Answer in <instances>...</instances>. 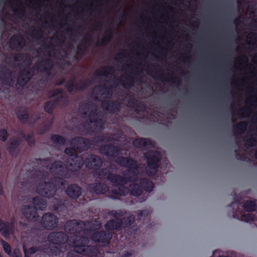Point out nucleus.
Listing matches in <instances>:
<instances>
[{"label": "nucleus", "instance_id": "obj_1", "mask_svg": "<svg viewBox=\"0 0 257 257\" xmlns=\"http://www.w3.org/2000/svg\"><path fill=\"white\" fill-rule=\"evenodd\" d=\"M116 162L120 166L126 168L122 175L108 173L106 169H102L95 174L98 178H107L113 185L111 193L119 196H125L128 193V189L124 186L128 182H135L138 180V166L136 161L128 158L119 157Z\"/></svg>", "mask_w": 257, "mask_h": 257}, {"label": "nucleus", "instance_id": "obj_2", "mask_svg": "<svg viewBox=\"0 0 257 257\" xmlns=\"http://www.w3.org/2000/svg\"><path fill=\"white\" fill-rule=\"evenodd\" d=\"M31 177L38 181L35 187V191L40 196L45 198H51L56 193V186L64 185L59 178H48L47 174L37 171L32 175Z\"/></svg>", "mask_w": 257, "mask_h": 257}, {"label": "nucleus", "instance_id": "obj_3", "mask_svg": "<svg viewBox=\"0 0 257 257\" xmlns=\"http://www.w3.org/2000/svg\"><path fill=\"white\" fill-rule=\"evenodd\" d=\"M82 117L87 118L84 123V127L91 132H98L103 128V122L101 119H98L96 113V106L93 103L81 104L79 108Z\"/></svg>", "mask_w": 257, "mask_h": 257}, {"label": "nucleus", "instance_id": "obj_4", "mask_svg": "<svg viewBox=\"0 0 257 257\" xmlns=\"http://www.w3.org/2000/svg\"><path fill=\"white\" fill-rule=\"evenodd\" d=\"M88 238L82 235H74L70 237L69 244L74 252L89 257H96L98 251L94 246L88 245Z\"/></svg>", "mask_w": 257, "mask_h": 257}, {"label": "nucleus", "instance_id": "obj_5", "mask_svg": "<svg viewBox=\"0 0 257 257\" xmlns=\"http://www.w3.org/2000/svg\"><path fill=\"white\" fill-rule=\"evenodd\" d=\"M110 89L103 86H96L94 88L92 97L96 100L99 99L102 101V107L109 112H115L119 109V104L117 102H111L107 99L111 96Z\"/></svg>", "mask_w": 257, "mask_h": 257}, {"label": "nucleus", "instance_id": "obj_6", "mask_svg": "<svg viewBox=\"0 0 257 257\" xmlns=\"http://www.w3.org/2000/svg\"><path fill=\"white\" fill-rule=\"evenodd\" d=\"M83 164V162L81 157L71 155L67 159L66 165H63L61 162H55L51 166L50 170L53 174L62 175L67 169L71 171L78 170Z\"/></svg>", "mask_w": 257, "mask_h": 257}, {"label": "nucleus", "instance_id": "obj_7", "mask_svg": "<svg viewBox=\"0 0 257 257\" xmlns=\"http://www.w3.org/2000/svg\"><path fill=\"white\" fill-rule=\"evenodd\" d=\"M147 160L148 166L146 168V173L149 176H153L157 172L159 166L160 154L157 151H150L144 155Z\"/></svg>", "mask_w": 257, "mask_h": 257}, {"label": "nucleus", "instance_id": "obj_8", "mask_svg": "<svg viewBox=\"0 0 257 257\" xmlns=\"http://www.w3.org/2000/svg\"><path fill=\"white\" fill-rule=\"evenodd\" d=\"M72 148H66L65 150L66 154L70 155L72 151L77 149L80 151L87 149L90 145V142L87 139L82 138H76L71 141Z\"/></svg>", "mask_w": 257, "mask_h": 257}, {"label": "nucleus", "instance_id": "obj_9", "mask_svg": "<svg viewBox=\"0 0 257 257\" xmlns=\"http://www.w3.org/2000/svg\"><path fill=\"white\" fill-rule=\"evenodd\" d=\"M85 224L81 221L76 220H69L64 225V229L66 232L71 234H81L84 232V227Z\"/></svg>", "mask_w": 257, "mask_h": 257}, {"label": "nucleus", "instance_id": "obj_10", "mask_svg": "<svg viewBox=\"0 0 257 257\" xmlns=\"http://www.w3.org/2000/svg\"><path fill=\"white\" fill-rule=\"evenodd\" d=\"M58 223L57 217L53 213H47L42 217L41 224L42 226L48 229H53L57 227Z\"/></svg>", "mask_w": 257, "mask_h": 257}, {"label": "nucleus", "instance_id": "obj_11", "mask_svg": "<svg viewBox=\"0 0 257 257\" xmlns=\"http://www.w3.org/2000/svg\"><path fill=\"white\" fill-rule=\"evenodd\" d=\"M109 214L114 219H111L108 221L105 225V227L108 230H114L120 228L122 226V222H120L119 220L123 216V212L121 211L117 212L116 211H112Z\"/></svg>", "mask_w": 257, "mask_h": 257}, {"label": "nucleus", "instance_id": "obj_12", "mask_svg": "<svg viewBox=\"0 0 257 257\" xmlns=\"http://www.w3.org/2000/svg\"><path fill=\"white\" fill-rule=\"evenodd\" d=\"M48 239L49 242L59 246L67 242L68 240V237L64 232H57L50 233Z\"/></svg>", "mask_w": 257, "mask_h": 257}, {"label": "nucleus", "instance_id": "obj_13", "mask_svg": "<svg viewBox=\"0 0 257 257\" xmlns=\"http://www.w3.org/2000/svg\"><path fill=\"white\" fill-rule=\"evenodd\" d=\"M113 69L111 67L102 68L96 71L92 78V82L99 81L101 82L106 77H109V74L113 72Z\"/></svg>", "mask_w": 257, "mask_h": 257}, {"label": "nucleus", "instance_id": "obj_14", "mask_svg": "<svg viewBox=\"0 0 257 257\" xmlns=\"http://www.w3.org/2000/svg\"><path fill=\"white\" fill-rule=\"evenodd\" d=\"M23 215L30 221L36 220L39 215L37 210L32 205H24L22 209Z\"/></svg>", "mask_w": 257, "mask_h": 257}, {"label": "nucleus", "instance_id": "obj_15", "mask_svg": "<svg viewBox=\"0 0 257 257\" xmlns=\"http://www.w3.org/2000/svg\"><path fill=\"white\" fill-rule=\"evenodd\" d=\"M111 238L110 233L105 231L95 232L91 236V239L98 243H105Z\"/></svg>", "mask_w": 257, "mask_h": 257}, {"label": "nucleus", "instance_id": "obj_16", "mask_svg": "<svg viewBox=\"0 0 257 257\" xmlns=\"http://www.w3.org/2000/svg\"><path fill=\"white\" fill-rule=\"evenodd\" d=\"M14 226L7 221H0V232L5 237H8L14 232Z\"/></svg>", "mask_w": 257, "mask_h": 257}, {"label": "nucleus", "instance_id": "obj_17", "mask_svg": "<svg viewBox=\"0 0 257 257\" xmlns=\"http://www.w3.org/2000/svg\"><path fill=\"white\" fill-rule=\"evenodd\" d=\"M85 166L90 169H96L101 165L100 159L96 156H90L85 161Z\"/></svg>", "mask_w": 257, "mask_h": 257}, {"label": "nucleus", "instance_id": "obj_18", "mask_svg": "<svg viewBox=\"0 0 257 257\" xmlns=\"http://www.w3.org/2000/svg\"><path fill=\"white\" fill-rule=\"evenodd\" d=\"M20 140L18 138L11 139L10 141V146L8 150L12 156H16L19 152V146L20 144Z\"/></svg>", "mask_w": 257, "mask_h": 257}, {"label": "nucleus", "instance_id": "obj_19", "mask_svg": "<svg viewBox=\"0 0 257 257\" xmlns=\"http://www.w3.org/2000/svg\"><path fill=\"white\" fill-rule=\"evenodd\" d=\"M100 152L101 154L107 156L115 157L118 154V150L114 146H104L100 148Z\"/></svg>", "mask_w": 257, "mask_h": 257}, {"label": "nucleus", "instance_id": "obj_20", "mask_svg": "<svg viewBox=\"0 0 257 257\" xmlns=\"http://www.w3.org/2000/svg\"><path fill=\"white\" fill-rule=\"evenodd\" d=\"M66 192L70 198H76L81 195V189L77 185H72L68 187Z\"/></svg>", "mask_w": 257, "mask_h": 257}, {"label": "nucleus", "instance_id": "obj_21", "mask_svg": "<svg viewBox=\"0 0 257 257\" xmlns=\"http://www.w3.org/2000/svg\"><path fill=\"white\" fill-rule=\"evenodd\" d=\"M25 44L23 38L19 36H15L10 40L11 47L13 49H19L22 48Z\"/></svg>", "mask_w": 257, "mask_h": 257}, {"label": "nucleus", "instance_id": "obj_22", "mask_svg": "<svg viewBox=\"0 0 257 257\" xmlns=\"http://www.w3.org/2000/svg\"><path fill=\"white\" fill-rule=\"evenodd\" d=\"M90 188L97 194H103L108 191V187L104 184L96 183L91 185Z\"/></svg>", "mask_w": 257, "mask_h": 257}, {"label": "nucleus", "instance_id": "obj_23", "mask_svg": "<svg viewBox=\"0 0 257 257\" xmlns=\"http://www.w3.org/2000/svg\"><path fill=\"white\" fill-rule=\"evenodd\" d=\"M133 144L135 147L141 149L149 148V146H152L150 141L145 139H136L133 141Z\"/></svg>", "mask_w": 257, "mask_h": 257}, {"label": "nucleus", "instance_id": "obj_24", "mask_svg": "<svg viewBox=\"0 0 257 257\" xmlns=\"http://www.w3.org/2000/svg\"><path fill=\"white\" fill-rule=\"evenodd\" d=\"M32 75L28 70H24L18 79V84L23 86L30 80Z\"/></svg>", "mask_w": 257, "mask_h": 257}, {"label": "nucleus", "instance_id": "obj_25", "mask_svg": "<svg viewBox=\"0 0 257 257\" xmlns=\"http://www.w3.org/2000/svg\"><path fill=\"white\" fill-rule=\"evenodd\" d=\"M33 206L36 210H44L46 207V203L43 199L39 197L33 198L32 200Z\"/></svg>", "mask_w": 257, "mask_h": 257}, {"label": "nucleus", "instance_id": "obj_26", "mask_svg": "<svg viewBox=\"0 0 257 257\" xmlns=\"http://www.w3.org/2000/svg\"><path fill=\"white\" fill-rule=\"evenodd\" d=\"M14 77L10 71H7L4 74H0V79L2 82L7 85H11L13 81Z\"/></svg>", "mask_w": 257, "mask_h": 257}, {"label": "nucleus", "instance_id": "obj_27", "mask_svg": "<svg viewBox=\"0 0 257 257\" xmlns=\"http://www.w3.org/2000/svg\"><path fill=\"white\" fill-rule=\"evenodd\" d=\"M52 67V64L49 60H46L41 63H38L35 66V68L40 71H45Z\"/></svg>", "mask_w": 257, "mask_h": 257}, {"label": "nucleus", "instance_id": "obj_28", "mask_svg": "<svg viewBox=\"0 0 257 257\" xmlns=\"http://www.w3.org/2000/svg\"><path fill=\"white\" fill-rule=\"evenodd\" d=\"M123 216L119 220L120 222H122V226L121 227H125L131 225L134 221V217L133 215L124 216V213H123Z\"/></svg>", "mask_w": 257, "mask_h": 257}, {"label": "nucleus", "instance_id": "obj_29", "mask_svg": "<svg viewBox=\"0 0 257 257\" xmlns=\"http://www.w3.org/2000/svg\"><path fill=\"white\" fill-rule=\"evenodd\" d=\"M141 185L146 192H150L154 188L153 183L147 179H143L141 180Z\"/></svg>", "mask_w": 257, "mask_h": 257}, {"label": "nucleus", "instance_id": "obj_30", "mask_svg": "<svg viewBox=\"0 0 257 257\" xmlns=\"http://www.w3.org/2000/svg\"><path fill=\"white\" fill-rule=\"evenodd\" d=\"M131 194L135 196H140L143 192L141 188L137 184L130 185Z\"/></svg>", "mask_w": 257, "mask_h": 257}, {"label": "nucleus", "instance_id": "obj_31", "mask_svg": "<svg viewBox=\"0 0 257 257\" xmlns=\"http://www.w3.org/2000/svg\"><path fill=\"white\" fill-rule=\"evenodd\" d=\"M247 59L245 56H240L235 60V65L236 67L242 68L246 65Z\"/></svg>", "mask_w": 257, "mask_h": 257}, {"label": "nucleus", "instance_id": "obj_32", "mask_svg": "<svg viewBox=\"0 0 257 257\" xmlns=\"http://www.w3.org/2000/svg\"><path fill=\"white\" fill-rule=\"evenodd\" d=\"M256 207V203L252 201H246L243 205V208L246 211H253L255 210Z\"/></svg>", "mask_w": 257, "mask_h": 257}, {"label": "nucleus", "instance_id": "obj_33", "mask_svg": "<svg viewBox=\"0 0 257 257\" xmlns=\"http://www.w3.org/2000/svg\"><path fill=\"white\" fill-rule=\"evenodd\" d=\"M51 138L52 142L56 144L64 145L65 143V140L58 135H52Z\"/></svg>", "mask_w": 257, "mask_h": 257}, {"label": "nucleus", "instance_id": "obj_34", "mask_svg": "<svg viewBox=\"0 0 257 257\" xmlns=\"http://www.w3.org/2000/svg\"><path fill=\"white\" fill-rule=\"evenodd\" d=\"M247 123L245 122H241L238 123L235 127V132L238 134L242 133L246 128Z\"/></svg>", "mask_w": 257, "mask_h": 257}, {"label": "nucleus", "instance_id": "obj_35", "mask_svg": "<svg viewBox=\"0 0 257 257\" xmlns=\"http://www.w3.org/2000/svg\"><path fill=\"white\" fill-rule=\"evenodd\" d=\"M0 241L5 252L8 254H11V248L10 245L3 239H1Z\"/></svg>", "mask_w": 257, "mask_h": 257}, {"label": "nucleus", "instance_id": "obj_36", "mask_svg": "<svg viewBox=\"0 0 257 257\" xmlns=\"http://www.w3.org/2000/svg\"><path fill=\"white\" fill-rule=\"evenodd\" d=\"M55 102H47L45 106V110L46 111L51 113L52 112V109L54 107Z\"/></svg>", "mask_w": 257, "mask_h": 257}, {"label": "nucleus", "instance_id": "obj_37", "mask_svg": "<svg viewBox=\"0 0 257 257\" xmlns=\"http://www.w3.org/2000/svg\"><path fill=\"white\" fill-rule=\"evenodd\" d=\"M26 140L29 146H32L35 144V140L33 137V134H30L27 135L26 137Z\"/></svg>", "mask_w": 257, "mask_h": 257}, {"label": "nucleus", "instance_id": "obj_38", "mask_svg": "<svg viewBox=\"0 0 257 257\" xmlns=\"http://www.w3.org/2000/svg\"><path fill=\"white\" fill-rule=\"evenodd\" d=\"M8 138L7 132L5 130L0 131V140L2 141H6Z\"/></svg>", "mask_w": 257, "mask_h": 257}, {"label": "nucleus", "instance_id": "obj_39", "mask_svg": "<svg viewBox=\"0 0 257 257\" xmlns=\"http://www.w3.org/2000/svg\"><path fill=\"white\" fill-rule=\"evenodd\" d=\"M91 83V82L90 81H88L81 82L79 84L78 86H77V88L78 89H83L85 88Z\"/></svg>", "mask_w": 257, "mask_h": 257}, {"label": "nucleus", "instance_id": "obj_40", "mask_svg": "<svg viewBox=\"0 0 257 257\" xmlns=\"http://www.w3.org/2000/svg\"><path fill=\"white\" fill-rule=\"evenodd\" d=\"M18 117L21 122H24L28 119V115L26 113H24L21 114H18Z\"/></svg>", "mask_w": 257, "mask_h": 257}, {"label": "nucleus", "instance_id": "obj_41", "mask_svg": "<svg viewBox=\"0 0 257 257\" xmlns=\"http://www.w3.org/2000/svg\"><path fill=\"white\" fill-rule=\"evenodd\" d=\"M254 35V34L252 33H249L246 38V41L248 44H254L255 41L254 40H249V39L252 37V36Z\"/></svg>", "mask_w": 257, "mask_h": 257}, {"label": "nucleus", "instance_id": "obj_42", "mask_svg": "<svg viewBox=\"0 0 257 257\" xmlns=\"http://www.w3.org/2000/svg\"><path fill=\"white\" fill-rule=\"evenodd\" d=\"M99 141L108 142L109 141H112V140L109 137H103L102 138L99 139Z\"/></svg>", "mask_w": 257, "mask_h": 257}, {"label": "nucleus", "instance_id": "obj_43", "mask_svg": "<svg viewBox=\"0 0 257 257\" xmlns=\"http://www.w3.org/2000/svg\"><path fill=\"white\" fill-rule=\"evenodd\" d=\"M13 257H21V253L19 249H15L13 253Z\"/></svg>", "mask_w": 257, "mask_h": 257}, {"label": "nucleus", "instance_id": "obj_44", "mask_svg": "<svg viewBox=\"0 0 257 257\" xmlns=\"http://www.w3.org/2000/svg\"><path fill=\"white\" fill-rule=\"evenodd\" d=\"M37 249L35 247H31L29 250V252L31 254L34 253L37 251Z\"/></svg>", "mask_w": 257, "mask_h": 257}, {"label": "nucleus", "instance_id": "obj_45", "mask_svg": "<svg viewBox=\"0 0 257 257\" xmlns=\"http://www.w3.org/2000/svg\"><path fill=\"white\" fill-rule=\"evenodd\" d=\"M67 89L68 90V91H69V92H72L74 90V86L72 85V86H70L69 85H67Z\"/></svg>", "mask_w": 257, "mask_h": 257}, {"label": "nucleus", "instance_id": "obj_46", "mask_svg": "<svg viewBox=\"0 0 257 257\" xmlns=\"http://www.w3.org/2000/svg\"><path fill=\"white\" fill-rule=\"evenodd\" d=\"M54 247V248H56V249H55V250H52V253H53V254H54L56 255L57 254H58V253H59V250H57V247H58L57 246H55V247Z\"/></svg>", "mask_w": 257, "mask_h": 257}, {"label": "nucleus", "instance_id": "obj_47", "mask_svg": "<svg viewBox=\"0 0 257 257\" xmlns=\"http://www.w3.org/2000/svg\"><path fill=\"white\" fill-rule=\"evenodd\" d=\"M249 216V220H253L254 219V217L251 214H248Z\"/></svg>", "mask_w": 257, "mask_h": 257}, {"label": "nucleus", "instance_id": "obj_48", "mask_svg": "<svg viewBox=\"0 0 257 257\" xmlns=\"http://www.w3.org/2000/svg\"><path fill=\"white\" fill-rule=\"evenodd\" d=\"M256 57V56L253 57V61L257 64V60Z\"/></svg>", "mask_w": 257, "mask_h": 257}, {"label": "nucleus", "instance_id": "obj_49", "mask_svg": "<svg viewBox=\"0 0 257 257\" xmlns=\"http://www.w3.org/2000/svg\"><path fill=\"white\" fill-rule=\"evenodd\" d=\"M2 193V184L0 183V194Z\"/></svg>", "mask_w": 257, "mask_h": 257}, {"label": "nucleus", "instance_id": "obj_50", "mask_svg": "<svg viewBox=\"0 0 257 257\" xmlns=\"http://www.w3.org/2000/svg\"><path fill=\"white\" fill-rule=\"evenodd\" d=\"M15 222V218H13L11 219V223H12V225L14 226V223Z\"/></svg>", "mask_w": 257, "mask_h": 257}, {"label": "nucleus", "instance_id": "obj_51", "mask_svg": "<svg viewBox=\"0 0 257 257\" xmlns=\"http://www.w3.org/2000/svg\"><path fill=\"white\" fill-rule=\"evenodd\" d=\"M119 142H123V141H126V140H124V139L122 138V139H121V140H119Z\"/></svg>", "mask_w": 257, "mask_h": 257}, {"label": "nucleus", "instance_id": "obj_52", "mask_svg": "<svg viewBox=\"0 0 257 257\" xmlns=\"http://www.w3.org/2000/svg\"><path fill=\"white\" fill-rule=\"evenodd\" d=\"M107 85H108V82H107L106 83H105V84H104V86H107Z\"/></svg>", "mask_w": 257, "mask_h": 257}, {"label": "nucleus", "instance_id": "obj_53", "mask_svg": "<svg viewBox=\"0 0 257 257\" xmlns=\"http://www.w3.org/2000/svg\"><path fill=\"white\" fill-rule=\"evenodd\" d=\"M255 157H256V159H257V151H256V153H255Z\"/></svg>", "mask_w": 257, "mask_h": 257}, {"label": "nucleus", "instance_id": "obj_54", "mask_svg": "<svg viewBox=\"0 0 257 257\" xmlns=\"http://www.w3.org/2000/svg\"><path fill=\"white\" fill-rule=\"evenodd\" d=\"M51 250H52V251L53 249H52V248H51Z\"/></svg>", "mask_w": 257, "mask_h": 257}, {"label": "nucleus", "instance_id": "obj_55", "mask_svg": "<svg viewBox=\"0 0 257 257\" xmlns=\"http://www.w3.org/2000/svg\"><path fill=\"white\" fill-rule=\"evenodd\" d=\"M2 220V219L0 218V221Z\"/></svg>", "mask_w": 257, "mask_h": 257}]
</instances>
